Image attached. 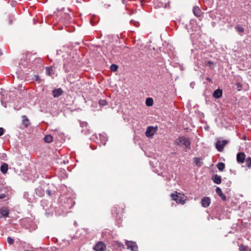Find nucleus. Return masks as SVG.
Segmentation results:
<instances>
[{
	"label": "nucleus",
	"mask_w": 251,
	"mask_h": 251,
	"mask_svg": "<svg viewBox=\"0 0 251 251\" xmlns=\"http://www.w3.org/2000/svg\"><path fill=\"white\" fill-rule=\"evenodd\" d=\"M74 205V202L71 199H65L63 201L61 200V202L59 204V208L61 209L60 212H57V208H55L56 215H60L62 213H64L65 210L71 209Z\"/></svg>",
	"instance_id": "obj_1"
},
{
	"label": "nucleus",
	"mask_w": 251,
	"mask_h": 251,
	"mask_svg": "<svg viewBox=\"0 0 251 251\" xmlns=\"http://www.w3.org/2000/svg\"><path fill=\"white\" fill-rule=\"evenodd\" d=\"M175 143L179 146H184L187 149H190L191 142L189 138L184 136H180L176 139Z\"/></svg>",
	"instance_id": "obj_2"
},
{
	"label": "nucleus",
	"mask_w": 251,
	"mask_h": 251,
	"mask_svg": "<svg viewBox=\"0 0 251 251\" xmlns=\"http://www.w3.org/2000/svg\"><path fill=\"white\" fill-rule=\"evenodd\" d=\"M157 130V126H149L148 127L145 134L148 137H151Z\"/></svg>",
	"instance_id": "obj_3"
},
{
	"label": "nucleus",
	"mask_w": 251,
	"mask_h": 251,
	"mask_svg": "<svg viewBox=\"0 0 251 251\" xmlns=\"http://www.w3.org/2000/svg\"><path fill=\"white\" fill-rule=\"evenodd\" d=\"M106 247V245L103 242L99 241L93 247V250L95 251H105Z\"/></svg>",
	"instance_id": "obj_4"
},
{
	"label": "nucleus",
	"mask_w": 251,
	"mask_h": 251,
	"mask_svg": "<svg viewBox=\"0 0 251 251\" xmlns=\"http://www.w3.org/2000/svg\"><path fill=\"white\" fill-rule=\"evenodd\" d=\"M227 141L224 140L222 141H218L216 143V148L219 151H222L224 147L227 143Z\"/></svg>",
	"instance_id": "obj_5"
},
{
	"label": "nucleus",
	"mask_w": 251,
	"mask_h": 251,
	"mask_svg": "<svg viewBox=\"0 0 251 251\" xmlns=\"http://www.w3.org/2000/svg\"><path fill=\"white\" fill-rule=\"evenodd\" d=\"M126 245L127 246V249H130L132 251H138V246L134 242L126 241Z\"/></svg>",
	"instance_id": "obj_6"
},
{
	"label": "nucleus",
	"mask_w": 251,
	"mask_h": 251,
	"mask_svg": "<svg viewBox=\"0 0 251 251\" xmlns=\"http://www.w3.org/2000/svg\"><path fill=\"white\" fill-rule=\"evenodd\" d=\"M245 154L243 152H239L237 154L236 160L238 163L241 164L245 162Z\"/></svg>",
	"instance_id": "obj_7"
},
{
	"label": "nucleus",
	"mask_w": 251,
	"mask_h": 251,
	"mask_svg": "<svg viewBox=\"0 0 251 251\" xmlns=\"http://www.w3.org/2000/svg\"><path fill=\"white\" fill-rule=\"evenodd\" d=\"M211 200L209 197H204L201 201L202 206L203 207H207L210 204Z\"/></svg>",
	"instance_id": "obj_8"
},
{
	"label": "nucleus",
	"mask_w": 251,
	"mask_h": 251,
	"mask_svg": "<svg viewBox=\"0 0 251 251\" xmlns=\"http://www.w3.org/2000/svg\"><path fill=\"white\" fill-rule=\"evenodd\" d=\"M45 190L41 186H39L35 190V194L37 196L42 197L44 196Z\"/></svg>",
	"instance_id": "obj_9"
},
{
	"label": "nucleus",
	"mask_w": 251,
	"mask_h": 251,
	"mask_svg": "<svg viewBox=\"0 0 251 251\" xmlns=\"http://www.w3.org/2000/svg\"><path fill=\"white\" fill-rule=\"evenodd\" d=\"M216 193L221 198L222 200L223 201H226V196L223 194V193L221 189L219 187H217V188L215 189Z\"/></svg>",
	"instance_id": "obj_10"
},
{
	"label": "nucleus",
	"mask_w": 251,
	"mask_h": 251,
	"mask_svg": "<svg viewBox=\"0 0 251 251\" xmlns=\"http://www.w3.org/2000/svg\"><path fill=\"white\" fill-rule=\"evenodd\" d=\"M99 136L100 144L105 146L106 142L108 140V137L107 136V135L105 133L100 134Z\"/></svg>",
	"instance_id": "obj_11"
},
{
	"label": "nucleus",
	"mask_w": 251,
	"mask_h": 251,
	"mask_svg": "<svg viewBox=\"0 0 251 251\" xmlns=\"http://www.w3.org/2000/svg\"><path fill=\"white\" fill-rule=\"evenodd\" d=\"M52 95L54 98H58L63 93V91L60 88L55 89L53 90L52 92Z\"/></svg>",
	"instance_id": "obj_12"
},
{
	"label": "nucleus",
	"mask_w": 251,
	"mask_h": 251,
	"mask_svg": "<svg viewBox=\"0 0 251 251\" xmlns=\"http://www.w3.org/2000/svg\"><path fill=\"white\" fill-rule=\"evenodd\" d=\"M211 179L215 183L217 184H220L222 181L221 176L217 174L213 175L211 177Z\"/></svg>",
	"instance_id": "obj_13"
},
{
	"label": "nucleus",
	"mask_w": 251,
	"mask_h": 251,
	"mask_svg": "<svg viewBox=\"0 0 251 251\" xmlns=\"http://www.w3.org/2000/svg\"><path fill=\"white\" fill-rule=\"evenodd\" d=\"M222 94V90L219 88L214 91L213 96L216 99H219L221 97Z\"/></svg>",
	"instance_id": "obj_14"
},
{
	"label": "nucleus",
	"mask_w": 251,
	"mask_h": 251,
	"mask_svg": "<svg viewBox=\"0 0 251 251\" xmlns=\"http://www.w3.org/2000/svg\"><path fill=\"white\" fill-rule=\"evenodd\" d=\"M23 119L22 120V124L25 127H27L30 124L29 120L25 115H23L22 116Z\"/></svg>",
	"instance_id": "obj_15"
},
{
	"label": "nucleus",
	"mask_w": 251,
	"mask_h": 251,
	"mask_svg": "<svg viewBox=\"0 0 251 251\" xmlns=\"http://www.w3.org/2000/svg\"><path fill=\"white\" fill-rule=\"evenodd\" d=\"M193 12L194 14L197 17L201 16V11L198 6H194L193 9Z\"/></svg>",
	"instance_id": "obj_16"
},
{
	"label": "nucleus",
	"mask_w": 251,
	"mask_h": 251,
	"mask_svg": "<svg viewBox=\"0 0 251 251\" xmlns=\"http://www.w3.org/2000/svg\"><path fill=\"white\" fill-rule=\"evenodd\" d=\"M62 18L64 19L65 22L71 23L72 22V18L69 14L64 13L62 16Z\"/></svg>",
	"instance_id": "obj_17"
},
{
	"label": "nucleus",
	"mask_w": 251,
	"mask_h": 251,
	"mask_svg": "<svg viewBox=\"0 0 251 251\" xmlns=\"http://www.w3.org/2000/svg\"><path fill=\"white\" fill-rule=\"evenodd\" d=\"M0 213L1 217H7L9 215V211L8 209L2 208L0 210Z\"/></svg>",
	"instance_id": "obj_18"
},
{
	"label": "nucleus",
	"mask_w": 251,
	"mask_h": 251,
	"mask_svg": "<svg viewBox=\"0 0 251 251\" xmlns=\"http://www.w3.org/2000/svg\"><path fill=\"white\" fill-rule=\"evenodd\" d=\"M8 167L7 164L5 163H3L0 166L1 172L3 174L6 173L8 170Z\"/></svg>",
	"instance_id": "obj_19"
},
{
	"label": "nucleus",
	"mask_w": 251,
	"mask_h": 251,
	"mask_svg": "<svg viewBox=\"0 0 251 251\" xmlns=\"http://www.w3.org/2000/svg\"><path fill=\"white\" fill-rule=\"evenodd\" d=\"M193 161L198 167H201L203 165V162H201L199 157H194L193 158Z\"/></svg>",
	"instance_id": "obj_20"
},
{
	"label": "nucleus",
	"mask_w": 251,
	"mask_h": 251,
	"mask_svg": "<svg viewBox=\"0 0 251 251\" xmlns=\"http://www.w3.org/2000/svg\"><path fill=\"white\" fill-rule=\"evenodd\" d=\"M46 73L47 75L51 76L53 74L52 66L46 67Z\"/></svg>",
	"instance_id": "obj_21"
},
{
	"label": "nucleus",
	"mask_w": 251,
	"mask_h": 251,
	"mask_svg": "<svg viewBox=\"0 0 251 251\" xmlns=\"http://www.w3.org/2000/svg\"><path fill=\"white\" fill-rule=\"evenodd\" d=\"M45 192L49 197H52L55 194V191L51 190L50 188L46 189Z\"/></svg>",
	"instance_id": "obj_22"
},
{
	"label": "nucleus",
	"mask_w": 251,
	"mask_h": 251,
	"mask_svg": "<svg viewBox=\"0 0 251 251\" xmlns=\"http://www.w3.org/2000/svg\"><path fill=\"white\" fill-rule=\"evenodd\" d=\"M235 29H236V30L239 33H243L244 32V27L240 25H236L235 26Z\"/></svg>",
	"instance_id": "obj_23"
},
{
	"label": "nucleus",
	"mask_w": 251,
	"mask_h": 251,
	"mask_svg": "<svg viewBox=\"0 0 251 251\" xmlns=\"http://www.w3.org/2000/svg\"><path fill=\"white\" fill-rule=\"evenodd\" d=\"M44 140L45 142L47 143H50L53 141V137L50 135H47L45 136L44 138Z\"/></svg>",
	"instance_id": "obj_24"
},
{
	"label": "nucleus",
	"mask_w": 251,
	"mask_h": 251,
	"mask_svg": "<svg viewBox=\"0 0 251 251\" xmlns=\"http://www.w3.org/2000/svg\"><path fill=\"white\" fill-rule=\"evenodd\" d=\"M153 100L151 98H148L146 100V104L148 106H151L153 105Z\"/></svg>",
	"instance_id": "obj_25"
},
{
	"label": "nucleus",
	"mask_w": 251,
	"mask_h": 251,
	"mask_svg": "<svg viewBox=\"0 0 251 251\" xmlns=\"http://www.w3.org/2000/svg\"><path fill=\"white\" fill-rule=\"evenodd\" d=\"M216 166L219 171H223L225 168V164L223 162H219Z\"/></svg>",
	"instance_id": "obj_26"
},
{
	"label": "nucleus",
	"mask_w": 251,
	"mask_h": 251,
	"mask_svg": "<svg viewBox=\"0 0 251 251\" xmlns=\"http://www.w3.org/2000/svg\"><path fill=\"white\" fill-rule=\"evenodd\" d=\"M99 104L101 107H103L107 105V102L105 99H100L99 100Z\"/></svg>",
	"instance_id": "obj_27"
},
{
	"label": "nucleus",
	"mask_w": 251,
	"mask_h": 251,
	"mask_svg": "<svg viewBox=\"0 0 251 251\" xmlns=\"http://www.w3.org/2000/svg\"><path fill=\"white\" fill-rule=\"evenodd\" d=\"M246 165L249 168H251V157H248L245 160Z\"/></svg>",
	"instance_id": "obj_28"
},
{
	"label": "nucleus",
	"mask_w": 251,
	"mask_h": 251,
	"mask_svg": "<svg viewBox=\"0 0 251 251\" xmlns=\"http://www.w3.org/2000/svg\"><path fill=\"white\" fill-rule=\"evenodd\" d=\"M176 202L178 203H181L182 204H184L185 203V201L184 200L183 195H181L180 198L177 199Z\"/></svg>",
	"instance_id": "obj_29"
},
{
	"label": "nucleus",
	"mask_w": 251,
	"mask_h": 251,
	"mask_svg": "<svg viewBox=\"0 0 251 251\" xmlns=\"http://www.w3.org/2000/svg\"><path fill=\"white\" fill-rule=\"evenodd\" d=\"M180 194L179 193V195H178L177 194H171V197H172V199L176 201V202L177 201V199L179 198H180Z\"/></svg>",
	"instance_id": "obj_30"
},
{
	"label": "nucleus",
	"mask_w": 251,
	"mask_h": 251,
	"mask_svg": "<svg viewBox=\"0 0 251 251\" xmlns=\"http://www.w3.org/2000/svg\"><path fill=\"white\" fill-rule=\"evenodd\" d=\"M23 196H24V198L25 199L27 200L28 201H29V202L32 201L31 200V199L28 198V197H29L28 192H24Z\"/></svg>",
	"instance_id": "obj_31"
},
{
	"label": "nucleus",
	"mask_w": 251,
	"mask_h": 251,
	"mask_svg": "<svg viewBox=\"0 0 251 251\" xmlns=\"http://www.w3.org/2000/svg\"><path fill=\"white\" fill-rule=\"evenodd\" d=\"M118 69V66L115 64H113L110 66V69L113 72H116Z\"/></svg>",
	"instance_id": "obj_32"
},
{
	"label": "nucleus",
	"mask_w": 251,
	"mask_h": 251,
	"mask_svg": "<svg viewBox=\"0 0 251 251\" xmlns=\"http://www.w3.org/2000/svg\"><path fill=\"white\" fill-rule=\"evenodd\" d=\"M235 86L236 87L235 88L237 89L238 91H240L242 88V85L240 83L238 82L236 83Z\"/></svg>",
	"instance_id": "obj_33"
},
{
	"label": "nucleus",
	"mask_w": 251,
	"mask_h": 251,
	"mask_svg": "<svg viewBox=\"0 0 251 251\" xmlns=\"http://www.w3.org/2000/svg\"><path fill=\"white\" fill-rule=\"evenodd\" d=\"M247 248V247L246 246L243 245H241L239 247V250L240 251H246Z\"/></svg>",
	"instance_id": "obj_34"
},
{
	"label": "nucleus",
	"mask_w": 251,
	"mask_h": 251,
	"mask_svg": "<svg viewBox=\"0 0 251 251\" xmlns=\"http://www.w3.org/2000/svg\"><path fill=\"white\" fill-rule=\"evenodd\" d=\"M14 241V239L11 238L10 237H8L7 239V241L9 244H13Z\"/></svg>",
	"instance_id": "obj_35"
},
{
	"label": "nucleus",
	"mask_w": 251,
	"mask_h": 251,
	"mask_svg": "<svg viewBox=\"0 0 251 251\" xmlns=\"http://www.w3.org/2000/svg\"><path fill=\"white\" fill-rule=\"evenodd\" d=\"M245 102L247 104H249V102H248V100H247L246 99H244V100H240L239 102V104L240 105H242V104Z\"/></svg>",
	"instance_id": "obj_36"
},
{
	"label": "nucleus",
	"mask_w": 251,
	"mask_h": 251,
	"mask_svg": "<svg viewBox=\"0 0 251 251\" xmlns=\"http://www.w3.org/2000/svg\"><path fill=\"white\" fill-rule=\"evenodd\" d=\"M53 214L52 210H50V211H48L47 209H46L45 214L47 216H49L50 215H52Z\"/></svg>",
	"instance_id": "obj_37"
},
{
	"label": "nucleus",
	"mask_w": 251,
	"mask_h": 251,
	"mask_svg": "<svg viewBox=\"0 0 251 251\" xmlns=\"http://www.w3.org/2000/svg\"><path fill=\"white\" fill-rule=\"evenodd\" d=\"M126 115V113L124 112L123 114V119L124 120L126 121V122H128L130 120V118L128 116V117H126L125 116Z\"/></svg>",
	"instance_id": "obj_38"
},
{
	"label": "nucleus",
	"mask_w": 251,
	"mask_h": 251,
	"mask_svg": "<svg viewBox=\"0 0 251 251\" xmlns=\"http://www.w3.org/2000/svg\"><path fill=\"white\" fill-rule=\"evenodd\" d=\"M50 113L52 114L53 116L59 114L58 111H49Z\"/></svg>",
	"instance_id": "obj_39"
},
{
	"label": "nucleus",
	"mask_w": 251,
	"mask_h": 251,
	"mask_svg": "<svg viewBox=\"0 0 251 251\" xmlns=\"http://www.w3.org/2000/svg\"><path fill=\"white\" fill-rule=\"evenodd\" d=\"M87 125L88 124L86 122H80V125L81 127L87 126Z\"/></svg>",
	"instance_id": "obj_40"
},
{
	"label": "nucleus",
	"mask_w": 251,
	"mask_h": 251,
	"mask_svg": "<svg viewBox=\"0 0 251 251\" xmlns=\"http://www.w3.org/2000/svg\"><path fill=\"white\" fill-rule=\"evenodd\" d=\"M34 79L36 81H41V79L40 78V76H39V75H34Z\"/></svg>",
	"instance_id": "obj_41"
},
{
	"label": "nucleus",
	"mask_w": 251,
	"mask_h": 251,
	"mask_svg": "<svg viewBox=\"0 0 251 251\" xmlns=\"http://www.w3.org/2000/svg\"><path fill=\"white\" fill-rule=\"evenodd\" d=\"M4 129L2 127H0V136L4 134Z\"/></svg>",
	"instance_id": "obj_42"
},
{
	"label": "nucleus",
	"mask_w": 251,
	"mask_h": 251,
	"mask_svg": "<svg viewBox=\"0 0 251 251\" xmlns=\"http://www.w3.org/2000/svg\"><path fill=\"white\" fill-rule=\"evenodd\" d=\"M91 140L95 141L96 139H98L97 137L95 135H93L91 137Z\"/></svg>",
	"instance_id": "obj_43"
},
{
	"label": "nucleus",
	"mask_w": 251,
	"mask_h": 251,
	"mask_svg": "<svg viewBox=\"0 0 251 251\" xmlns=\"http://www.w3.org/2000/svg\"><path fill=\"white\" fill-rule=\"evenodd\" d=\"M208 64L210 66H211V65H214V66H215V63H214L212 61H208Z\"/></svg>",
	"instance_id": "obj_44"
},
{
	"label": "nucleus",
	"mask_w": 251,
	"mask_h": 251,
	"mask_svg": "<svg viewBox=\"0 0 251 251\" xmlns=\"http://www.w3.org/2000/svg\"><path fill=\"white\" fill-rule=\"evenodd\" d=\"M5 197V195L4 194H0V199H3Z\"/></svg>",
	"instance_id": "obj_45"
},
{
	"label": "nucleus",
	"mask_w": 251,
	"mask_h": 251,
	"mask_svg": "<svg viewBox=\"0 0 251 251\" xmlns=\"http://www.w3.org/2000/svg\"><path fill=\"white\" fill-rule=\"evenodd\" d=\"M131 22L134 23V25L136 26H138V25H139V23L138 22H136L134 21L133 20H131Z\"/></svg>",
	"instance_id": "obj_46"
},
{
	"label": "nucleus",
	"mask_w": 251,
	"mask_h": 251,
	"mask_svg": "<svg viewBox=\"0 0 251 251\" xmlns=\"http://www.w3.org/2000/svg\"><path fill=\"white\" fill-rule=\"evenodd\" d=\"M46 203H47V201H41L42 205H43V204H44Z\"/></svg>",
	"instance_id": "obj_47"
},
{
	"label": "nucleus",
	"mask_w": 251,
	"mask_h": 251,
	"mask_svg": "<svg viewBox=\"0 0 251 251\" xmlns=\"http://www.w3.org/2000/svg\"><path fill=\"white\" fill-rule=\"evenodd\" d=\"M206 80H207V81H208L209 82H211V81H212L211 79V78H210L209 77H207V78H206Z\"/></svg>",
	"instance_id": "obj_48"
},
{
	"label": "nucleus",
	"mask_w": 251,
	"mask_h": 251,
	"mask_svg": "<svg viewBox=\"0 0 251 251\" xmlns=\"http://www.w3.org/2000/svg\"><path fill=\"white\" fill-rule=\"evenodd\" d=\"M91 148H92V150H95V149H96V148H95H95H94V147H93V146H91Z\"/></svg>",
	"instance_id": "obj_49"
},
{
	"label": "nucleus",
	"mask_w": 251,
	"mask_h": 251,
	"mask_svg": "<svg viewBox=\"0 0 251 251\" xmlns=\"http://www.w3.org/2000/svg\"><path fill=\"white\" fill-rule=\"evenodd\" d=\"M12 23V20L9 21V24H11Z\"/></svg>",
	"instance_id": "obj_50"
},
{
	"label": "nucleus",
	"mask_w": 251,
	"mask_h": 251,
	"mask_svg": "<svg viewBox=\"0 0 251 251\" xmlns=\"http://www.w3.org/2000/svg\"><path fill=\"white\" fill-rule=\"evenodd\" d=\"M227 184H229V185H230V184H231V182H230V181H229V182H228V183H227Z\"/></svg>",
	"instance_id": "obj_51"
},
{
	"label": "nucleus",
	"mask_w": 251,
	"mask_h": 251,
	"mask_svg": "<svg viewBox=\"0 0 251 251\" xmlns=\"http://www.w3.org/2000/svg\"><path fill=\"white\" fill-rule=\"evenodd\" d=\"M1 104H3V100H1Z\"/></svg>",
	"instance_id": "obj_52"
},
{
	"label": "nucleus",
	"mask_w": 251,
	"mask_h": 251,
	"mask_svg": "<svg viewBox=\"0 0 251 251\" xmlns=\"http://www.w3.org/2000/svg\"><path fill=\"white\" fill-rule=\"evenodd\" d=\"M59 50H57V54H59Z\"/></svg>",
	"instance_id": "obj_53"
},
{
	"label": "nucleus",
	"mask_w": 251,
	"mask_h": 251,
	"mask_svg": "<svg viewBox=\"0 0 251 251\" xmlns=\"http://www.w3.org/2000/svg\"><path fill=\"white\" fill-rule=\"evenodd\" d=\"M63 163L64 164H65L66 163V162L65 161H63Z\"/></svg>",
	"instance_id": "obj_54"
},
{
	"label": "nucleus",
	"mask_w": 251,
	"mask_h": 251,
	"mask_svg": "<svg viewBox=\"0 0 251 251\" xmlns=\"http://www.w3.org/2000/svg\"><path fill=\"white\" fill-rule=\"evenodd\" d=\"M25 251H32L26 250Z\"/></svg>",
	"instance_id": "obj_55"
}]
</instances>
